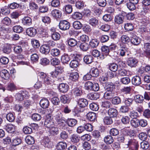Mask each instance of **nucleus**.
Segmentation results:
<instances>
[{
	"instance_id": "nucleus-31",
	"label": "nucleus",
	"mask_w": 150,
	"mask_h": 150,
	"mask_svg": "<svg viewBox=\"0 0 150 150\" xmlns=\"http://www.w3.org/2000/svg\"><path fill=\"white\" fill-rule=\"evenodd\" d=\"M130 41L132 44L137 45L140 42V39L136 36H134L131 39Z\"/></svg>"
},
{
	"instance_id": "nucleus-33",
	"label": "nucleus",
	"mask_w": 150,
	"mask_h": 150,
	"mask_svg": "<svg viewBox=\"0 0 150 150\" xmlns=\"http://www.w3.org/2000/svg\"><path fill=\"white\" fill-rule=\"evenodd\" d=\"M26 142L28 144L31 145L33 144L35 140L33 137L30 136H27L25 138Z\"/></svg>"
},
{
	"instance_id": "nucleus-1",
	"label": "nucleus",
	"mask_w": 150,
	"mask_h": 150,
	"mask_svg": "<svg viewBox=\"0 0 150 150\" xmlns=\"http://www.w3.org/2000/svg\"><path fill=\"white\" fill-rule=\"evenodd\" d=\"M38 74L40 78L43 80L45 84L49 85L53 83L54 80L52 79L50 76H47L45 73L43 72H39Z\"/></svg>"
},
{
	"instance_id": "nucleus-50",
	"label": "nucleus",
	"mask_w": 150,
	"mask_h": 150,
	"mask_svg": "<svg viewBox=\"0 0 150 150\" xmlns=\"http://www.w3.org/2000/svg\"><path fill=\"white\" fill-rule=\"evenodd\" d=\"M79 65V63L75 59L71 60L69 64L70 67L73 68H76Z\"/></svg>"
},
{
	"instance_id": "nucleus-16",
	"label": "nucleus",
	"mask_w": 150,
	"mask_h": 150,
	"mask_svg": "<svg viewBox=\"0 0 150 150\" xmlns=\"http://www.w3.org/2000/svg\"><path fill=\"white\" fill-rule=\"evenodd\" d=\"M0 75L1 77L6 80L9 79L10 76L9 73L6 69L2 70L0 72Z\"/></svg>"
},
{
	"instance_id": "nucleus-18",
	"label": "nucleus",
	"mask_w": 150,
	"mask_h": 150,
	"mask_svg": "<svg viewBox=\"0 0 150 150\" xmlns=\"http://www.w3.org/2000/svg\"><path fill=\"white\" fill-rule=\"evenodd\" d=\"M59 89L60 91L65 93L68 91L69 86L66 83H62L59 85Z\"/></svg>"
},
{
	"instance_id": "nucleus-14",
	"label": "nucleus",
	"mask_w": 150,
	"mask_h": 150,
	"mask_svg": "<svg viewBox=\"0 0 150 150\" xmlns=\"http://www.w3.org/2000/svg\"><path fill=\"white\" fill-rule=\"evenodd\" d=\"M26 33L30 37H34L37 33L36 29L33 28H30L26 30Z\"/></svg>"
},
{
	"instance_id": "nucleus-36",
	"label": "nucleus",
	"mask_w": 150,
	"mask_h": 150,
	"mask_svg": "<svg viewBox=\"0 0 150 150\" xmlns=\"http://www.w3.org/2000/svg\"><path fill=\"white\" fill-rule=\"evenodd\" d=\"M93 57L91 55L85 56L83 58L84 62L86 64L91 63L93 61Z\"/></svg>"
},
{
	"instance_id": "nucleus-20",
	"label": "nucleus",
	"mask_w": 150,
	"mask_h": 150,
	"mask_svg": "<svg viewBox=\"0 0 150 150\" xmlns=\"http://www.w3.org/2000/svg\"><path fill=\"white\" fill-rule=\"evenodd\" d=\"M117 110L114 108H110L108 110V114L111 117H116L117 115Z\"/></svg>"
},
{
	"instance_id": "nucleus-27",
	"label": "nucleus",
	"mask_w": 150,
	"mask_h": 150,
	"mask_svg": "<svg viewBox=\"0 0 150 150\" xmlns=\"http://www.w3.org/2000/svg\"><path fill=\"white\" fill-rule=\"evenodd\" d=\"M78 103L80 107L84 108L88 105V102L86 99H81L79 100Z\"/></svg>"
},
{
	"instance_id": "nucleus-56",
	"label": "nucleus",
	"mask_w": 150,
	"mask_h": 150,
	"mask_svg": "<svg viewBox=\"0 0 150 150\" xmlns=\"http://www.w3.org/2000/svg\"><path fill=\"white\" fill-rule=\"evenodd\" d=\"M1 22L3 24L8 25L11 24V20L9 18L6 17L2 20Z\"/></svg>"
},
{
	"instance_id": "nucleus-48",
	"label": "nucleus",
	"mask_w": 150,
	"mask_h": 150,
	"mask_svg": "<svg viewBox=\"0 0 150 150\" xmlns=\"http://www.w3.org/2000/svg\"><path fill=\"white\" fill-rule=\"evenodd\" d=\"M134 99L136 103H140L143 102L144 100V97L141 95H137L135 96Z\"/></svg>"
},
{
	"instance_id": "nucleus-23",
	"label": "nucleus",
	"mask_w": 150,
	"mask_h": 150,
	"mask_svg": "<svg viewBox=\"0 0 150 150\" xmlns=\"http://www.w3.org/2000/svg\"><path fill=\"white\" fill-rule=\"evenodd\" d=\"M79 76V74L77 72H72L70 74L69 79L75 81L78 80Z\"/></svg>"
},
{
	"instance_id": "nucleus-62",
	"label": "nucleus",
	"mask_w": 150,
	"mask_h": 150,
	"mask_svg": "<svg viewBox=\"0 0 150 150\" xmlns=\"http://www.w3.org/2000/svg\"><path fill=\"white\" fill-rule=\"evenodd\" d=\"M52 38L54 40H57L60 38V35L57 32L53 33L52 34Z\"/></svg>"
},
{
	"instance_id": "nucleus-44",
	"label": "nucleus",
	"mask_w": 150,
	"mask_h": 150,
	"mask_svg": "<svg viewBox=\"0 0 150 150\" xmlns=\"http://www.w3.org/2000/svg\"><path fill=\"white\" fill-rule=\"evenodd\" d=\"M105 88L107 91H114L113 90L115 88V86L112 83H107Z\"/></svg>"
},
{
	"instance_id": "nucleus-52",
	"label": "nucleus",
	"mask_w": 150,
	"mask_h": 150,
	"mask_svg": "<svg viewBox=\"0 0 150 150\" xmlns=\"http://www.w3.org/2000/svg\"><path fill=\"white\" fill-rule=\"evenodd\" d=\"M121 40L122 42L124 43L127 44L130 41L129 38L125 35H123L121 36Z\"/></svg>"
},
{
	"instance_id": "nucleus-49",
	"label": "nucleus",
	"mask_w": 150,
	"mask_h": 150,
	"mask_svg": "<svg viewBox=\"0 0 150 150\" xmlns=\"http://www.w3.org/2000/svg\"><path fill=\"white\" fill-rule=\"evenodd\" d=\"M50 62V60L46 58H43L40 59V63L41 64L45 66L48 65Z\"/></svg>"
},
{
	"instance_id": "nucleus-3",
	"label": "nucleus",
	"mask_w": 150,
	"mask_h": 150,
	"mask_svg": "<svg viewBox=\"0 0 150 150\" xmlns=\"http://www.w3.org/2000/svg\"><path fill=\"white\" fill-rule=\"evenodd\" d=\"M125 12L117 15L115 17L114 21L117 24H121L123 23L124 20Z\"/></svg>"
},
{
	"instance_id": "nucleus-51",
	"label": "nucleus",
	"mask_w": 150,
	"mask_h": 150,
	"mask_svg": "<svg viewBox=\"0 0 150 150\" xmlns=\"http://www.w3.org/2000/svg\"><path fill=\"white\" fill-rule=\"evenodd\" d=\"M129 71L124 69H119L118 71V74L121 76H124L128 75Z\"/></svg>"
},
{
	"instance_id": "nucleus-47",
	"label": "nucleus",
	"mask_w": 150,
	"mask_h": 150,
	"mask_svg": "<svg viewBox=\"0 0 150 150\" xmlns=\"http://www.w3.org/2000/svg\"><path fill=\"white\" fill-rule=\"evenodd\" d=\"M131 125L133 127L136 128L139 126V120L137 119H133L130 121Z\"/></svg>"
},
{
	"instance_id": "nucleus-53",
	"label": "nucleus",
	"mask_w": 150,
	"mask_h": 150,
	"mask_svg": "<svg viewBox=\"0 0 150 150\" xmlns=\"http://www.w3.org/2000/svg\"><path fill=\"white\" fill-rule=\"evenodd\" d=\"M93 83L90 81L86 82L85 84V87L87 90H91L92 89Z\"/></svg>"
},
{
	"instance_id": "nucleus-43",
	"label": "nucleus",
	"mask_w": 150,
	"mask_h": 150,
	"mask_svg": "<svg viewBox=\"0 0 150 150\" xmlns=\"http://www.w3.org/2000/svg\"><path fill=\"white\" fill-rule=\"evenodd\" d=\"M13 30L14 32L20 33L22 32L23 28L21 26L18 25L13 27Z\"/></svg>"
},
{
	"instance_id": "nucleus-37",
	"label": "nucleus",
	"mask_w": 150,
	"mask_h": 150,
	"mask_svg": "<svg viewBox=\"0 0 150 150\" xmlns=\"http://www.w3.org/2000/svg\"><path fill=\"white\" fill-rule=\"evenodd\" d=\"M89 24L92 26L95 27L98 24V21L95 18H92L89 20Z\"/></svg>"
},
{
	"instance_id": "nucleus-63",
	"label": "nucleus",
	"mask_w": 150,
	"mask_h": 150,
	"mask_svg": "<svg viewBox=\"0 0 150 150\" xmlns=\"http://www.w3.org/2000/svg\"><path fill=\"white\" fill-rule=\"evenodd\" d=\"M65 11L67 14H70L72 11V8L71 5H67L65 6Z\"/></svg>"
},
{
	"instance_id": "nucleus-6",
	"label": "nucleus",
	"mask_w": 150,
	"mask_h": 150,
	"mask_svg": "<svg viewBox=\"0 0 150 150\" xmlns=\"http://www.w3.org/2000/svg\"><path fill=\"white\" fill-rule=\"evenodd\" d=\"M22 24L26 26H30L32 24V19L29 17H24L22 19Z\"/></svg>"
},
{
	"instance_id": "nucleus-61",
	"label": "nucleus",
	"mask_w": 150,
	"mask_h": 150,
	"mask_svg": "<svg viewBox=\"0 0 150 150\" xmlns=\"http://www.w3.org/2000/svg\"><path fill=\"white\" fill-rule=\"evenodd\" d=\"M68 42L69 45L71 47L75 46L77 44V41L73 38L69 39L68 40Z\"/></svg>"
},
{
	"instance_id": "nucleus-41",
	"label": "nucleus",
	"mask_w": 150,
	"mask_h": 150,
	"mask_svg": "<svg viewBox=\"0 0 150 150\" xmlns=\"http://www.w3.org/2000/svg\"><path fill=\"white\" fill-rule=\"evenodd\" d=\"M124 27L126 31H132L133 29V26L131 23H127L125 24Z\"/></svg>"
},
{
	"instance_id": "nucleus-46",
	"label": "nucleus",
	"mask_w": 150,
	"mask_h": 150,
	"mask_svg": "<svg viewBox=\"0 0 150 150\" xmlns=\"http://www.w3.org/2000/svg\"><path fill=\"white\" fill-rule=\"evenodd\" d=\"M60 100L62 102L65 104L69 102V100L67 95H62L60 97Z\"/></svg>"
},
{
	"instance_id": "nucleus-19",
	"label": "nucleus",
	"mask_w": 150,
	"mask_h": 150,
	"mask_svg": "<svg viewBox=\"0 0 150 150\" xmlns=\"http://www.w3.org/2000/svg\"><path fill=\"white\" fill-rule=\"evenodd\" d=\"M79 46L80 49L84 52L87 51L89 48V44L86 42L81 43Z\"/></svg>"
},
{
	"instance_id": "nucleus-15",
	"label": "nucleus",
	"mask_w": 150,
	"mask_h": 150,
	"mask_svg": "<svg viewBox=\"0 0 150 150\" xmlns=\"http://www.w3.org/2000/svg\"><path fill=\"white\" fill-rule=\"evenodd\" d=\"M52 15L56 18H60L62 16V13L61 11L59 10L54 9L51 12Z\"/></svg>"
},
{
	"instance_id": "nucleus-8",
	"label": "nucleus",
	"mask_w": 150,
	"mask_h": 150,
	"mask_svg": "<svg viewBox=\"0 0 150 150\" xmlns=\"http://www.w3.org/2000/svg\"><path fill=\"white\" fill-rule=\"evenodd\" d=\"M132 84L135 86H138L142 83L141 78L138 76H135L133 77L132 79Z\"/></svg>"
},
{
	"instance_id": "nucleus-7",
	"label": "nucleus",
	"mask_w": 150,
	"mask_h": 150,
	"mask_svg": "<svg viewBox=\"0 0 150 150\" xmlns=\"http://www.w3.org/2000/svg\"><path fill=\"white\" fill-rule=\"evenodd\" d=\"M45 127L50 129L54 126V124L53 120L50 118H47L44 122Z\"/></svg>"
},
{
	"instance_id": "nucleus-24",
	"label": "nucleus",
	"mask_w": 150,
	"mask_h": 150,
	"mask_svg": "<svg viewBox=\"0 0 150 150\" xmlns=\"http://www.w3.org/2000/svg\"><path fill=\"white\" fill-rule=\"evenodd\" d=\"M6 89L11 91L17 90V87L13 82H10L7 84Z\"/></svg>"
},
{
	"instance_id": "nucleus-13",
	"label": "nucleus",
	"mask_w": 150,
	"mask_h": 150,
	"mask_svg": "<svg viewBox=\"0 0 150 150\" xmlns=\"http://www.w3.org/2000/svg\"><path fill=\"white\" fill-rule=\"evenodd\" d=\"M16 127L11 124H7L6 126L5 129L8 132L12 133L14 132L16 130Z\"/></svg>"
},
{
	"instance_id": "nucleus-60",
	"label": "nucleus",
	"mask_w": 150,
	"mask_h": 150,
	"mask_svg": "<svg viewBox=\"0 0 150 150\" xmlns=\"http://www.w3.org/2000/svg\"><path fill=\"white\" fill-rule=\"evenodd\" d=\"M31 43L33 46L35 48H38L40 46L39 41L37 40H32L31 41Z\"/></svg>"
},
{
	"instance_id": "nucleus-25",
	"label": "nucleus",
	"mask_w": 150,
	"mask_h": 150,
	"mask_svg": "<svg viewBox=\"0 0 150 150\" xmlns=\"http://www.w3.org/2000/svg\"><path fill=\"white\" fill-rule=\"evenodd\" d=\"M67 144L66 143L63 142H61L58 143L57 146V150H63L66 148Z\"/></svg>"
},
{
	"instance_id": "nucleus-59",
	"label": "nucleus",
	"mask_w": 150,
	"mask_h": 150,
	"mask_svg": "<svg viewBox=\"0 0 150 150\" xmlns=\"http://www.w3.org/2000/svg\"><path fill=\"white\" fill-rule=\"evenodd\" d=\"M29 7L30 8L33 10L37 9L38 8L37 5L34 2H30L29 4Z\"/></svg>"
},
{
	"instance_id": "nucleus-21",
	"label": "nucleus",
	"mask_w": 150,
	"mask_h": 150,
	"mask_svg": "<svg viewBox=\"0 0 150 150\" xmlns=\"http://www.w3.org/2000/svg\"><path fill=\"white\" fill-rule=\"evenodd\" d=\"M90 73L92 77H97L99 75V71L97 68H93L90 70Z\"/></svg>"
},
{
	"instance_id": "nucleus-34",
	"label": "nucleus",
	"mask_w": 150,
	"mask_h": 150,
	"mask_svg": "<svg viewBox=\"0 0 150 150\" xmlns=\"http://www.w3.org/2000/svg\"><path fill=\"white\" fill-rule=\"evenodd\" d=\"M104 141L107 144H110L113 142V139L111 135H108L104 137Z\"/></svg>"
},
{
	"instance_id": "nucleus-30",
	"label": "nucleus",
	"mask_w": 150,
	"mask_h": 150,
	"mask_svg": "<svg viewBox=\"0 0 150 150\" xmlns=\"http://www.w3.org/2000/svg\"><path fill=\"white\" fill-rule=\"evenodd\" d=\"M99 41L97 39H92L90 41L89 44L91 47L95 48L99 44Z\"/></svg>"
},
{
	"instance_id": "nucleus-57",
	"label": "nucleus",
	"mask_w": 150,
	"mask_h": 150,
	"mask_svg": "<svg viewBox=\"0 0 150 150\" xmlns=\"http://www.w3.org/2000/svg\"><path fill=\"white\" fill-rule=\"evenodd\" d=\"M74 94L76 96H80L82 94V91L80 88H76L74 89Z\"/></svg>"
},
{
	"instance_id": "nucleus-38",
	"label": "nucleus",
	"mask_w": 150,
	"mask_h": 150,
	"mask_svg": "<svg viewBox=\"0 0 150 150\" xmlns=\"http://www.w3.org/2000/svg\"><path fill=\"white\" fill-rule=\"evenodd\" d=\"M73 27L76 29H80L82 26V25L81 22L78 21H74L73 24Z\"/></svg>"
},
{
	"instance_id": "nucleus-22",
	"label": "nucleus",
	"mask_w": 150,
	"mask_h": 150,
	"mask_svg": "<svg viewBox=\"0 0 150 150\" xmlns=\"http://www.w3.org/2000/svg\"><path fill=\"white\" fill-rule=\"evenodd\" d=\"M80 137L76 134H73L70 137L71 142L74 143L78 142L80 141Z\"/></svg>"
},
{
	"instance_id": "nucleus-64",
	"label": "nucleus",
	"mask_w": 150,
	"mask_h": 150,
	"mask_svg": "<svg viewBox=\"0 0 150 150\" xmlns=\"http://www.w3.org/2000/svg\"><path fill=\"white\" fill-rule=\"evenodd\" d=\"M50 62L52 65L53 66L58 65L60 62L59 59L56 58H54L51 59Z\"/></svg>"
},
{
	"instance_id": "nucleus-10",
	"label": "nucleus",
	"mask_w": 150,
	"mask_h": 150,
	"mask_svg": "<svg viewBox=\"0 0 150 150\" xmlns=\"http://www.w3.org/2000/svg\"><path fill=\"white\" fill-rule=\"evenodd\" d=\"M40 104L42 108L44 109H45L49 106V102L47 99L43 98L40 101Z\"/></svg>"
},
{
	"instance_id": "nucleus-17",
	"label": "nucleus",
	"mask_w": 150,
	"mask_h": 150,
	"mask_svg": "<svg viewBox=\"0 0 150 150\" xmlns=\"http://www.w3.org/2000/svg\"><path fill=\"white\" fill-rule=\"evenodd\" d=\"M42 143L45 147L50 148L52 146V143L48 137H46L43 139Z\"/></svg>"
},
{
	"instance_id": "nucleus-58",
	"label": "nucleus",
	"mask_w": 150,
	"mask_h": 150,
	"mask_svg": "<svg viewBox=\"0 0 150 150\" xmlns=\"http://www.w3.org/2000/svg\"><path fill=\"white\" fill-rule=\"evenodd\" d=\"M85 130L88 132H91L93 130V126L90 123H86L84 125Z\"/></svg>"
},
{
	"instance_id": "nucleus-26",
	"label": "nucleus",
	"mask_w": 150,
	"mask_h": 150,
	"mask_svg": "<svg viewBox=\"0 0 150 150\" xmlns=\"http://www.w3.org/2000/svg\"><path fill=\"white\" fill-rule=\"evenodd\" d=\"M49 129L50 134L52 135H56L59 133L58 128L57 127H54V126Z\"/></svg>"
},
{
	"instance_id": "nucleus-28",
	"label": "nucleus",
	"mask_w": 150,
	"mask_h": 150,
	"mask_svg": "<svg viewBox=\"0 0 150 150\" xmlns=\"http://www.w3.org/2000/svg\"><path fill=\"white\" fill-rule=\"evenodd\" d=\"M67 122L69 126L73 127L76 125L77 121L74 119L69 118L67 119Z\"/></svg>"
},
{
	"instance_id": "nucleus-54",
	"label": "nucleus",
	"mask_w": 150,
	"mask_h": 150,
	"mask_svg": "<svg viewBox=\"0 0 150 150\" xmlns=\"http://www.w3.org/2000/svg\"><path fill=\"white\" fill-rule=\"evenodd\" d=\"M31 117L32 119L35 121H39L42 118L41 115L37 113L33 114Z\"/></svg>"
},
{
	"instance_id": "nucleus-40",
	"label": "nucleus",
	"mask_w": 150,
	"mask_h": 150,
	"mask_svg": "<svg viewBox=\"0 0 150 150\" xmlns=\"http://www.w3.org/2000/svg\"><path fill=\"white\" fill-rule=\"evenodd\" d=\"M72 18L74 19H80L82 18V14L79 12H75L72 15Z\"/></svg>"
},
{
	"instance_id": "nucleus-35",
	"label": "nucleus",
	"mask_w": 150,
	"mask_h": 150,
	"mask_svg": "<svg viewBox=\"0 0 150 150\" xmlns=\"http://www.w3.org/2000/svg\"><path fill=\"white\" fill-rule=\"evenodd\" d=\"M51 54L54 57L58 56L60 54V50L57 48H53L51 50Z\"/></svg>"
},
{
	"instance_id": "nucleus-9",
	"label": "nucleus",
	"mask_w": 150,
	"mask_h": 150,
	"mask_svg": "<svg viewBox=\"0 0 150 150\" xmlns=\"http://www.w3.org/2000/svg\"><path fill=\"white\" fill-rule=\"evenodd\" d=\"M50 51L49 47L46 44L42 45L40 47V51L43 54H47Z\"/></svg>"
},
{
	"instance_id": "nucleus-4",
	"label": "nucleus",
	"mask_w": 150,
	"mask_h": 150,
	"mask_svg": "<svg viewBox=\"0 0 150 150\" xmlns=\"http://www.w3.org/2000/svg\"><path fill=\"white\" fill-rule=\"evenodd\" d=\"M59 28L65 30L69 29L70 27V23L66 20H62L60 22L59 25Z\"/></svg>"
},
{
	"instance_id": "nucleus-45",
	"label": "nucleus",
	"mask_w": 150,
	"mask_h": 150,
	"mask_svg": "<svg viewBox=\"0 0 150 150\" xmlns=\"http://www.w3.org/2000/svg\"><path fill=\"white\" fill-rule=\"evenodd\" d=\"M6 118L7 120L10 122H13L15 119V116L11 113H9L6 114Z\"/></svg>"
},
{
	"instance_id": "nucleus-39",
	"label": "nucleus",
	"mask_w": 150,
	"mask_h": 150,
	"mask_svg": "<svg viewBox=\"0 0 150 150\" xmlns=\"http://www.w3.org/2000/svg\"><path fill=\"white\" fill-rule=\"evenodd\" d=\"M128 49L127 48H122L119 50V54L122 56L123 57L126 54L127 55L129 54V53L128 52Z\"/></svg>"
},
{
	"instance_id": "nucleus-12",
	"label": "nucleus",
	"mask_w": 150,
	"mask_h": 150,
	"mask_svg": "<svg viewBox=\"0 0 150 150\" xmlns=\"http://www.w3.org/2000/svg\"><path fill=\"white\" fill-rule=\"evenodd\" d=\"M70 57L69 55L66 54H64L61 57V61L63 64H67L70 60Z\"/></svg>"
},
{
	"instance_id": "nucleus-32",
	"label": "nucleus",
	"mask_w": 150,
	"mask_h": 150,
	"mask_svg": "<svg viewBox=\"0 0 150 150\" xmlns=\"http://www.w3.org/2000/svg\"><path fill=\"white\" fill-rule=\"evenodd\" d=\"M88 98L91 100H96L99 98V96L97 93H91L87 96Z\"/></svg>"
},
{
	"instance_id": "nucleus-2",
	"label": "nucleus",
	"mask_w": 150,
	"mask_h": 150,
	"mask_svg": "<svg viewBox=\"0 0 150 150\" xmlns=\"http://www.w3.org/2000/svg\"><path fill=\"white\" fill-rule=\"evenodd\" d=\"M137 8L142 15L144 16L149 15L150 14V10L148 6L138 5Z\"/></svg>"
},
{
	"instance_id": "nucleus-55",
	"label": "nucleus",
	"mask_w": 150,
	"mask_h": 150,
	"mask_svg": "<svg viewBox=\"0 0 150 150\" xmlns=\"http://www.w3.org/2000/svg\"><path fill=\"white\" fill-rule=\"evenodd\" d=\"M103 122L105 124L110 125L112 123V120L110 117H106L103 120Z\"/></svg>"
},
{
	"instance_id": "nucleus-29",
	"label": "nucleus",
	"mask_w": 150,
	"mask_h": 150,
	"mask_svg": "<svg viewBox=\"0 0 150 150\" xmlns=\"http://www.w3.org/2000/svg\"><path fill=\"white\" fill-rule=\"evenodd\" d=\"M87 119L90 121H92L94 120L96 118V114L93 112H90L86 115Z\"/></svg>"
},
{
	"instance_id": "nucleus-5",
	"label": "nucleus",
	"mask_w": 150,
	"mask_h": 150,
	"mask_svg": "<svg viewBox=\"0 0 150 150\" xmlns=\"http://www.w3.org/2000/svg\"><path fill=\"white\" fill-rule=\"evenodd\" d=\"M138 63L137 60L134 58L130 57L127 60L128 65L131 67H135L137 66Z\"/></svg>"
},
{
	"instance_id": "nucleus-11",
	"label": "nucleus",
	"mask_w": 150,
	"mask_h": 150,
	"mask_svg": "<svg viewBox=\"0 0 150 150\" xmlns=\"http://www.w3.org/2000/svg\"><path fill=\"white\" fill-rule=\"evenodd\" d=\"M115 96V91H107L104 94V97L106 99H112Z\"/></svg>"
},
{
	"instance_id": "nucleus-42",
	"label": "nucleus",
	"mask_w": 150,
	"mask_h": 150,
	"mask_svg": "<svg viewBox=\"0 0 150 150\" xmlns=\"http://www.w3.org/2000/svg\"><path fill=\"white\" fill-rule=\"evenodd\" d=\"M149 146L148 142L146 141H143L140 143L141 148L144 150L148 149Z\"/></svg>"
}]
</instances>
